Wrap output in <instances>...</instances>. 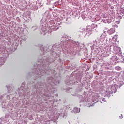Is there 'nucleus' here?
<instances>
[{"mask_svg":"<svg viewBox=\"0 0 124 124\" xmlns=\"http://www.w3.org/2000/svg\"><path fill=\"white\" fill-rule=\"evenodd\" d=\"M112 40L113 41H114V42H116L117 41V38H115V36H114L113 38H112Z\"/></svg>","mask_w":124,"mask_h":124,"instance_id":"obj_4","label":"nucleus"},{"mask_svg":"<svg viewBox=\"0 0 124 124\" xmlns=\"http://www.w3.org/2000/svg\"><path fill=\"white\" fill-rule=\"evenodd\" d=\"M112 60H113V61H114H114H117V56H113Z\"/></svg>","mask_w":124,"mask_h":124,"instance_id":"obj_3","label":"nucleus"},{"mask_svg":"<svg viewBox=\"0 0 124 124\" xmlns=\"http://www.w3.org/2000/svg\"><path fill=\"white\" fill-rule=\"evenodd\" d=\"M115 32V29L114 28H111L110 30L108 31V33L109 34H113Z\"/></svg>","mask_w":124,"mask_h":124,"instance_id":"obj_1","label":"nucleus"},{"mask_svg":"<svg viewBox=\"0 0 124 124\" xmlns=\"http://www.w3.org/2000/svg\"><path fill=\"white\" fill-rule=\"evenodd\" d=\"M73 112L75 114H77V113H79L80 112V108H74L73 109Z\"/></svg>","mask_w":124,"mask_h":124,"instance_id":"obj_2","label":"nucleus"},{"mask_svg":"<svg viewBox=\"0 0 124 124\" xmlns=\"http://www.w3.org/2000/svg\"><path fill=\"white\" fill-rule=\"evenodd\" d=\"M89 31H90L89 34H91V33H92V31H91V30H90Z\"/></svg>","mask_w":124,"mask_h":124,"instance_id":"obj_8","label":"nucleus"},{"mask_svg":"<svg viewBox=\"0 0 124 124\" xmlns=\"http://www.w3.org/2000/svg\"><path fill=\"white\" fill-rule=\"evenodd\" d=\"M94 28V24L91 25V30H93Z\"/></svg>","mask_w":124,"mask_h":124,"instance_id":"obj_5","label":"nucleus"},{"mask_svg":"<svg viewBox=\"0 0 124 124\" xmlns=\"http://www.w3.org/2000/svg\"><path fill=\"white\" fill-rule=\"evenodd\" d=\"M120 11H122V12H124V9H121Z\"/></svg>","mask_w":124,"mask_h":124,"instance_id":"obj_7","label":"nucleus"},{"mask_svg":"<svg viewBox=\"0 0 124 124\" xmlns=\"http://www.w3.org/2000/svg\"><path fill=\"white\" fill-rule=\"evenodd\" d=\"M116 69H119V70H121V68L119 67H116Z\"/></svg>","mask_w":124,"mask_h":124,"instance_id":"obj_6","label":"nucleus"}]
</instances>
